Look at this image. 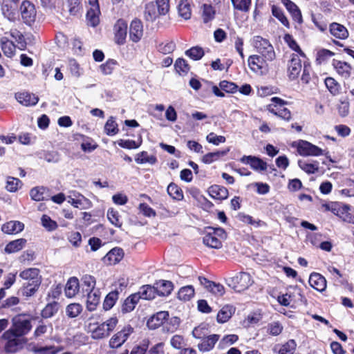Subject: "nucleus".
<instances>
[{
  "label": "nucleus",
  "instance_id": "obj_7",
  "mask_svg": "<svg viewBox=\"0 0 354 354\" xmlns=\"http://www.w3.org/2000/svg\"><path fill=\"white\" fill-rule=\"evenodd\" d=\"M19 11L23 22L31 26L36 21L37 10L35 5L30 1L24 0L21 2Z\"/></svg>",
  "mask_w": 354,
  "mask_h": 354
},
{
  "label": "nucleus",
  "instance_id": "obj_58",
  "mask_svg": "<svg viewBox=\"0 0 354 354\" xmlns=\"http://www.w3.org/2000/svg\"><path fill=\"white\" fill-rule=\"evenodd\" d=\"M298 165L308 174H315L319 170V162L317 161H314L313 163H308L306 161L299 160Z\"/></svg>",
  "mask_w": 354,
  "mask_h": 354
},
{
  "label": "nucleus",
  "instance_id": "obj_5",
  "mask_svg": "<svg viewBox=\"0 0 354 354\" xmlns=\"http://www.w3.org/2000/svg\"><path fill=\"white\" fill-rule=\"evenodd\" d=\"M252 45L266 59L271 62L275 59L274 48L268 39L257 35L253 37Z\"/></svg>",
  "mask_w": 354,
  "mask_h": 354
},
{
  "label": "nucleus",
  "instance_id": "obj_50",
  "mask_svg": "<svg viewBox=\"0 0 354 354\" xmlns=\"http://www.w3.org/2000/svg\"><path fill=\"white\" fill-rule=\"evenodd\" d=\"M180 323V319L177 317H173L170 319L167 318L163 324L162 330L164 332L173 333L179 327Z\"/></svg>",
  "mask_w": 354,
  "mask_h": 354
},
{
  "label": "nucleus",
  "instance_id": "obj_59",
  "mask_svg": "<svg viewBox=\"0 0 354 354\" xmlns=\"http://www.w3.org/2000/svg\"><path fill=\"white\" fill-rule=\"evenodd\" d=\"M118 299V292L111 291L105 297L104 302H103V308L105 310H109L111 309L116 301Z\"/></svg>",
  "mask_w": 354,
  "mask_h": 354
},
{
  "label": "nucleus",
  "instance_id": "obj_15",
  "mask_svg": "<svg viewBox=\"0 0 354 354\" xmlns=\"http://www.w3.org/2000/svg\"><path fill=\"white\" fill-rule=\"evenodd\" d=\"M19 336L15 334L13 330H8L3 333L1 338L6 341L4 349L7 353H15L20 348Z\"/></svg>",
  "mask_w": 354,
  "mask_h": 354
},
{
  "label": "nucleus",
  "instance_id": "obj_61",
  "mask_svg": "<svg viewBox=\"0 0 354 354\" xmlns=\"http://www.w3.org/2000/svg\"><path fill=\"white\" fill-rule=\"evenodd\" d=\"M215 10L212 5L204 4L203 6V21L205 24H207L215 17Z\"/></svg>",
  "mask_w": 354,
  "mask_h": 354
},
{
  "label": "nucleus",
  "instance_id": "obj_35",
  "mask_svg": "<svg viewBox=\"0 0 354 354\" xmlns=\"http://www.w3.org/2000/svg\"><path fill=\"white\" fill-rule=\"evenodd\" d=\"M118 65L119 64L116 59L109 58L104 63L100 65L99 69L102 75H110L113 74Z\"/></svg>",
  "mask_w": 354,
  "mask_h": 354
},
{
  "label": "nucleus",
  "instance_id": "obj_19",
  "mask_svg": "<svg viewBox=\"0 0 354 354\" xmlns=\"http://www.w3.org/2000/svg\"><path fill=\"white\" fill-rule=\"evenodd\" d=\"M281 2L290 13L292 20L299 24H301L303 23L302 14L297 5L291 0H281Z\"/></svg>",
  "mask_w": 354,
  "mask_h": 354
},
{
  "label": "nucleus",
  "instance_id": "obj_44",
  "mask_svg": "<svg viewBox=\"0 0 354 354\" xmlns=\"http://www.w3.org/2000/svg\"><path fill=\"white\" fill-rule=\"evenodd\" d=\"M26 243L24 239H19L8 243L5 247V252L8 254L15 253L21 250Z\"/></svg>",
  "mask_w": 354,
  "mask_h": 354
},
{
  "label": "nucleus",
  "instance_id": "obj_49",
  "mask_svg": "<svg viewBox=\"0 0 354 354\" xmlns=\"http://www.w3.org/2000/svg\"><path fill=\"white\" fill-rule=\"evenodd\" d=\"M229 151L230 149H227L225 150L207 153L203 156L202 161L205 164H210L218 160L221 156H225Z\"/></svg>",
  "mask_w": 354,
  "mask_h": 354
},
{
  "label": "nucleus",
  "instance_id": "obj_6",
  "mask_svg": "<svg viewBox=\"0 0 354 354\" xmlns=\"http://www.w3.org/2000/svg\"><path fill=\"white\" fill-rule=\"evenodd\" d=\"M326 211H331L334 214L344 221L354 223V219L350 213V206L337 201L322 205Z\"/></svg>",
  "mask_w": 354,
  "mask_h": 354
},
{
  "label": "nucleus",
  "instance_id": "obj_60",
  "mask_svg": "<svg viewBox=\"0 0 354 354\" xmlns=\"http://www.w3.org/2000/svg\"><path fill=\"white\" fill-rule=\"evenodd\" d=\"M337 109L339 115L342 118H344L348 115L350 104L348 98L347 97L341 98L339 100V103L337 105Z\"/></svg>",
  "mask_w": 354,
  "mask_h": 354
},
{
  "label": "nucleus",
  "instance_id": "obj_1",
  "mask_svg": "<svg viewBox=\"0 0 354 354\" xmlns=\"http://www.w3.org/2000/svg\"><path fill=\"white\" fill-rule=\"evenodd\" d=\"M118 324L117 317H111L106 321L99 323H90L87 326V331L93 339L99 340L108 337Z\"/></svg>",
  "mask_w": 354,
  "mask_h": 354
},
{
  "label": "nucleus",
  "instance_id": "obj_41",
  "mask_svg": "<svg viewBox=\"0 0 354 354\" xmlns=\"http://www.w3.org/2000/svg\"><path fill=\"white\" fill-rule=\"evenodd\" d=\"M203 242L209 248L218 249L222 247V242L221 239H218L212 232H208L204 236Z\"/></svg>",
  "mask_w": 354,
  "mask_h": 354
},
{
  "label": "nucleus",
  "instance_id": "obj_46",
  "mask_svg": "<svg viewBox=\"0 0 354 354\" xmlns=\"http://www.w3.org/2000/svg\"><path fill=\"white\" fill-rule=\"evenodd\" d=\"M124 253L122 249L113 248L109 251L104 257L109 264L118 263L123 257Z\"/></svg>",
  "mask_w": 354,
  "mask_h": 354
},
{
  "label": "nucleus",
  "instance_id": "obj_10",
  "mask_svg": "<svg viewBox=\"0 0 354 354\" xmlns=\"http://www.w3.org/2000/svg\"><path fill=\"white\" fill-rule=\"evenodd\" d=\"M133 331V328L130 325L125 326L120 330L112 335L109 341V346L113 349L120 348Z\"/></svg>",
  "mask_w": 354,
  "mask_h": 354
},
{
  "label": "nucleus",
  "instance_id": "obj_34",
  "mask_svg": "<svg viewBox=\"0 0 354 354\" xmlns=\"http://www.w3.org/2000/svg\"><path fill=\"white\" fill-rule=\"evenodd\" d=\"M41 282H24L20 290L21 295L26 297L33 296L38 290Z\"/></svg>",
  "mask_w": 354,
  "mask_h": 354
},
{
  "label": "nucleus",
  "instance_id": "obj_25",
  "mask_svg": "<svg viewBox=\"0 0 354 354\" xmlns=\"http://www.w3.org/2000/svg\"><path fill=\"white\" fill-rule=\"evenodd\" d=\"M19 277L25 282H41V277L39 275V270L35 268L26 269L19 273Z\"/></svg>",
  "mask_w": 354,
  "mask_h": 354
},
{
  "label": "nucleus",
  "instance_id": "obj_22",
  "mask_svg": "<svg viewBox=\"0 0 354 354\" xmlns=\"http://www.w3.org/2000/svg\"><path fill=\"white\" fill-rule=\"evenodd\" d=\"M15 98L19 103L26 106H35L39 101L37 95L26 91L17 93Z\"/></svg>",
  "mask_w": 354,
  "mask_h": 354
},
{
  "label": "nucleus",
  "instance_id": "obj_18",
  "mask_svg": "<svg viewBox=\"0 0 354 354\" xmlns=\"http://www.w3.org/2000/svg\"><path fill=\"white\" fill-rule=\"evenodd\" d=\"M332 65L336 73L342 78L347 80L351 76L353 67L348 62L334 59Z\"/></svg>",
  "mask_w": 354,
  "mask_h": 354
},
{
  "label": "nucleus",
  "instance_id": "obj_40",
  "mask_svg": "<svg viewBox=\"0 0 354 354\" xmlns=\"http://www.w3.org/2000/svg\"><path fill=\"white\" fill-rule=\"evenodd\" d=\"M234 308L232 306L226 305L223 306L217 314V322L225 323L229 320L234 313Z\"/></svg>",
  "mask_w": 354,
  "mask_h": 354
},
{
  "label": "nucleus",
  "instance_id": "obj_37",
  "mask_svg": "<svg viewBox=\"0 0 354 354\" xmlns=\"http://www.w3.org/2000/svg\"><path fill=\"white\" fill-rule=\"evenodd\" d=\"M324 83L326 85V87L330 92V93L333 95L336 96L341 93L342 91V87L339 83L335 80L333 77H328L325 79Z\"/></svg>",
  "mask_w": 354,
  "mask_h": 354
},
{
  "label": "nucleus",
  "instance_id": "obj_12",
  "mask_svg": "<svg viewBox=\"0 0 354 354\" xmlns=\"http://www.w3.org/2000/svg\"><path fill=\"white\" fill-rule=\"evenodd\" d=\"M303 60L301 56L299 55H291L287 64V73L290 80H297L303 68Z\"/></svg>",
  "mask_w": 354,
  "mask_h": 354
},
{
  "label": "nucleus",
  "instance_id": "obj_47",
  "mask_svg": "<svg viewBox=\"0 0 354 354\" xmlns=\"http://www.w3.org/2000/svg\"><path fill=\"white\" fill-rule=\"evenodd\" d=\"M272 15L277 18L286 28H290V23L283 10L276 5L271 6Z\"/></svg>",
  "mask_w": 354,
  "mask_h": 354
},
{
  "label": "nucleus",
  "instance_id": "obj_36",
  "mask_svg": "<svg viewBox=\"0 0 354 354\" xmlns=\"http://www.w3.org/2000/svg\"><path fill=\"white\" fill-rule=\"evenodd\" d=\"M50 189L46 187L38 186L33 187L30 192V195L31 199H49V193Z\"/></svg>",
  "mask_w": 354,
  "mask_h": 354
},
{
  "label": "nucleus",
  "instance_id": "obj_48",
  "mask_svg": "<svg viewBox=\"0 0 354 354\" xmlns=\"http://www.w3.org/2000/svg\"><path fill=\"white\" fill-rule=\"evenodd\" d=\"M135 161L138 164L149 163L154 165L157 162V158L154 155H149L146 151H142L136 155Z\"/></svg>",
  "mask_w": 354,
  "mask_h": 354
},
{
  "label": "nucleus",
  "instance_id": "obj_42",
  "mask_svg": "<svg viewBox=\"0 0 354 354\" xmlns=\"http://www.w3.org/2000/svg\"><path fill=\"white\" fill-rule=\"evenodd\" d=\"M236 218L241 222L245 224L252 225L255 227H259L264 225V223L259 219H254L251 216L245 214L243 212H239Z\"/></svg>",
  "mask_w": 354,
  "mask_h": 354
},
{
  "label": "nucleus",
  "instance_id": "obj_13",
  "mask_svg": "<svg viewBox=\"0 0 354 354\" xmlns=\"http://www.w3.org/2000/svg\"><path fill=\"white\" fill-rule=\"evenodd\" d=\"M31 328L30 320L19 315L12 319V327L9 330H13L15 334L20 337L27 334Z\"/></svg>",
  "mask_w": 354,
  "mask_h": 354
},
{
  "label": "nucleus",
  "instance_id": "obj_11",
  "mask_svg": "<svg viewBox=\"0 0 354 354\" xmlns=\"http://www.w3.org/2000/svg\"><path fill=\"white\" fill-rule=\"evenodd\" d=\"M328 30L330 35L335 39L332 40L333 44L343 47V44L338 40H345L349 37L348 30L343 24L337 22H332L329 24Z\"/></svg>",
  "mask_w": 354,
  "mask_h": 354
},
{
  "label": "nucleus",
  "instance_id": "obj_27",
  "mask_svg": "<svg viewBox=\"0 0 354 354\" xmlns=\"http://www.w3.org/2000/svg\"><path fill=\"white\" fill-rule=\"evenodd\" d=\"M80 291V281L76 277H71L65 286V295L68 298L75 297Z\"/></svg>",
  "mask_w": 354,
  "mask_h": 354
},
{
  "label": "nucleus",
  "instance_id": "obj_62",
  "mask_svg": "<svg viewBox=\"0 0 354 354\" xmlns=\"http://www.w3.org/2000/svg\"><path fill=\"white\" fill-rule=\"evenodd\" d=\"M178 9L179 15L185 19H189L191 17V7L187 0H181Z\"/></svg>",
  "mask_w": 354,
  "mask_h": 354
},
{
  "label": "nucleus",
  "instance_id": "obj_14",
  "mask_svg": "<svg viewBox=\"0 0 354 354\" xmlns=\"http://www.w3.org/2000/svg\"><path fill=\"white\" fill-rule=\"evenodd\" d=\"M144 35V26L142 21L138 18H134L129 24V37L133 43H138Z\"/></svg>",
  "mask_w": 354,
  "mask_h": 354
},
{
  "label": "nucleus",
  "instance_id": "obj_43",
  "mask_svg": "<svg viewBox=\"0 0 354 354\" xmlns=\"http://www.w3.org/2000/svg\"><path fill=\"white\" fill-rule=\"evenodd\" d=\"M139 301V296L132 294L128 297L124 301L122 306V312L127 313L131 312L136 307V305Z\"/></svg>",
  "mask_w": 354,
  "mask_h": 354
},
{
  "label": "nucleus",
  "instance_id": "obj_64",
  "mask_svg": "<svg viewBox=\"0 0 354 354\" xmlns=\"http://www.w3.org/2000/svg\"><path fill=\"white\" fill-rule=\"evenodd\" d=\"M296 346L295 341L290 339L279 347L278 354H293Z\"/></svg>",
  "mask_w": 354,
  "mask_h": 354
},
{
  "label": "nucleus",
  "instance_id": "obj_33",
  "mask_svg": "<svg viewBox=\"0 0 354 354\" xmlns=\"http://www.w3.org/2000/svg\"><path fill=\"white\" fill-rule=\"evenodd\" d=\"M24 228V223L17 221H11L3 224L1 227V230L4 233L12 234L21 232Z\"/></svg>",
  "mask_w": 354,
  "mask_h": 354
},
{
  "label": "nucleus",
  "instance_id": "obj_39",
  "mask_svg": "<svg viewBox=\"0 0 354 354\" xmlns=\"http://www.w3.org/2000/svg\"><path fill=\"white\" fill-rule=\"evenodd\" d=\"M135 294L139 296V300L140 299L150 300L155 298L156 295L154 286L150 285L143 286L140 288V290Z\"/></svg>",
  "mask_w": 354,
  "mask_h": 354
},
{
  "label": "nucleus",
  "instance_id": "obj_29",
  "mask_svg": "<svg viewBox=\"0 0 354 354\" xmlns=\"http://www.w3.org/2000/svg\"><path fill=\"white\" fill-rule=\"evenodd\" d=\"M87 295L86 308L88 311H94L100 301L101 292L99 289L86 294Z\"/></svg>",
  "mask_w": 354,
  "mask_h": 354
},
{
  "label": "nucleus",
  "instance_id": "obj_3",
  "mask_svg": "<svg viewBox=\"0 0 354 354\" xmlns=\"http://www.w3.org/2000/svg\"><path fill=\"white\" fill-rule=\"evenodd\" d=\"M303 64V73L300 79L301 85L308 89L315 88L318 84L319 77L313 71L309 59H304Z\"/></svg>",
  "mask_w": 354,
  "mask_h": 354
},
{
  "label": "nucleus",
  "instance_id": "obj_30",
  "mask_svg": "<svg viewBox=\"0 0 354 354\" xmlns=\"http://www.w3.org/2000/svg\"><path fill=\"white\" fill-rule=\"evenodd\" d=\"M153 286L156 289V294L159 296H167L173 290V284L169 281H159Z\"/></svg>",
  "mask_w": 354,
  "mask_h": 354
},
{
  "label": "nucleus",
  "instance_id": "obj_26",
  "mask_svg": "<svg viewBox=\"0 0 354 354\" xmlns=\"http://www.w3.org/2000/svg\"><path fill=\"white\" fill-rule=\"evenodd\" d=\"M208 194L213 199H227L228 190L222 185H213L208 188Z\"/></svg>",
  "mask_w": 354,
  "mask_h": 354
},
{
  "label": "nucleus",
  "instance_id": "obj_2",
  "mask_svg": "<svg viewBox=\"0 0 354 354\" xmlns=\"http://www.w3.org/2000/svg\"><path fill=\"white\" fill-rule=\"evenodd\" d=\"M169 0H156L145 5V18L153 21L160 15H166L169 12Z\"/></svg>",
  "mask_w": 354,
  "mask_h": 354
},
{
  "label": "nucleus",
  "instance_id": "obj_51",
  "mask_svg": "<svg viewBox=\"0 0 354 354\" xmlns=\"http://www.w3.org/2000/svg\"><path fill=\"white\" fill-rule=\"evenodd\" d=\"M285 41L288 44L289 47L295 51L297 53H292V55H299L301 56V57L304 59L308 58L304 53V52L301 50L299 45L297 44V42L292 38V37L287 34L285 35Z\"/></svg>",
  "mask_w": 354,
  "mask_h": 354
},
{
  "label": "nucleus",
  "instance_id": "obj_57",
  "mask_svg": "<svg viewBox=\"0 0 354 354\" xmlns=\"http://www.w3.org/2000/svg\"><path fill=\"white\" fill-rule=\"evenodd\" d=\"M194 295V288L192 286H185L182 287L178 293V297L183 301H189Z\"/></svg>",
  "mask_w": 354,
  "mask_h": 354
},
{
  "label": "nucleus",
  "instance_id": "obj_53",
  "mask_svg": "<svg viewBox=\"0 0 354 354\" xmlns=\"http://www.w3.org/2000/svg\"><path fill=\"white\" fill-rule=\"evenodd\" d=\"M117 143L122 148L127 149H136L141 146L142 143V140L141 137L140 138V140H138V141L129 139H120L117 141Z\"/></svg>",
  "mask_w": 354,
  "mask_h": 354
},
{
  "label": "nucleus",
  "instance_id": "obj_24",
  "mask_svg": "<svg viewBox=\"0 0 354 354\" xmlns=\"http://www.w3.org/2000/svg\"><path fill=\"white\" fill-rule=\"evenodd\" d=\"M80 291L83 295L94 291L95 288L96 280L93 276L85 274L81 278L80 282Z\"/></svg>",
  "mask_w": 354,
  "mask_h": 354
},
{
  "label": "nucleus",
  "instance_id": "obj_55",
  "mask_svg": "<svg viewBox=\"0 0 354 354\" xmlns=\"http://www.w3.org/2000/svg\"><path fill=\"white\" fill-rule=\"evenodd\" d=\"M174 68L179 75H187L190 70V66L184 58H178L174 64Z\"/></svg>",
  "mask_w": 354,
  "mask_h": 354
},
{
  "label": "nucleus",
  "instance_id": "obj_28",
  "mask_svg": "<svg viewBox=\"0 0 354 354\" xmlns=\"http://www.w3.org/2000/svg\"><path fill=\"white\" fill-rule=\"evenodd\" d=\"M219 337L218 335L214 334L203 338L201 342L198 345L199 351L202 352L211 351L218 341Z\"/></svg>",
  "mask_w": 354,
  "mask_h": 354
},
{
  "label": "nucleus",
  "instance_id": "obj_9",
  "mask_svg": "<svg viewBox=\"0 0 354 354\" xmlns=\"http://www.w3.org/2000/svg\"><path fill=\"white\" fill-rule=\"evenodd\" d=\"M128 23L122 19H118L113 26V41L118 46H123L127 42Z\"/></svg>",
  "mask_w": 354,
  "mask_h": 354
},
{
  "label": "nucleus",
  "instance_id": "obj_52",
  "mask_svg": "<svg viewBox=\"0 0 354 354\" xmlns=\"http://www.w3.org/2000/svg\"><path fill=\"white\" fill-rule=\"evenodd\" d=\"M334 55L335 53L333 51L326 48H322L317 52L315 63L317 65H321L326 62Z\"/></svg>",
  "mask_w": 354,
  "mask_h": 354
},
{
  "label": "nucleus",
  "instance_id": "obj_63",
  "mask_svg": "<svg viewBox=\"0 0 354 354\" xmlns=\"http://www.w3.org/2000/svg\"><path fill=\"white\" fill-rule=\"evenodd\" d=\"M157 50L162 54L167 55L172 53L176 49V44L173 41L160 43L156 46Z\"/></svg>",
  "mask_w": 354,
  "mask_h": 354
},
{
  "label": "nucleus",
  "instance_id": "obj_45",
  "mask_svg": "<svg viewBox=\"0 0 354 354\" xmlns=\"http://www.w3.org/2000/svg\"><path fill=\"white\" fill-rule=\"evenodd\" d=\"M10 37L15 39L18 48L23 50L26 48V41L24 35L17 28H12L9 31Z\"/></svg>",
  "mask_w": 354,
  "mask_h": 354
},
{
  "label": "nucleus",
  "instance_id": "obj_16",
  "mask_svg": "<svg viewBox=\"0 0 354 354\" xmlns=\"http://www.w3.org/2000/svg\"><path fill=\"white\" fill-rule=\"evenodd\" d=\"M267 61L262 55H252L248 57V64L252 71L263 74L268 68Z\"/></svg>",
  "mask_w": 354,
  "mask_h": 354
},
{
  "label": "nucleus",
  "instance_id": "obj_54",
  "mask_svg": "<svg viewBox=\"0 0 354 354\" xmlns=\"http://www.w3.org/2000/svg\"><path fill=\"white\" fill-rule=\"evenodd\" d=\"M185 54L190 59L198 61L204 56L205 52L202 47L196 46L187 50Z\"/></svg>",
  "mask_w": 354,
  "mask_h": 354
},
{
  "label": "nucleus",
  "instance_id": "obj_56",
  "mask_svg": "<svg viewBox=\"0 0 354 354\" xmlns=\"http://www.w3.org/2000/svg\"><path fill=\"white\" fill-rule=\"evenodd\" d=\"M104 132L107 136H115L118 133V125L113 117L111 116L106 122Z\"/></svg>",
  "mask_w": 354,
  "mask_h": 354
},
{
  "label": "nucleus",
  "instance_id": "obj_23",
  "mask_svg": "<svg viewBox=\"0 0 354 354\" xmlns=\"http://www.w3.org/2000/svg\"><path fill=\"white\" fill-rule=\"evenodd\" d=\"M308 282L312 288L319 292H323L326 288V280L325 277L317 272L310 274Z\"/></svg>",
  "mask_w": 354,
  "mask_h": 354
},
{
  "label": "nucleus",
  "instance_id": "obj_17",
  "mask_svg": "<svg viewBox=\"0 0 354 354\" xmlns=\"http://www.w3.org/2000/svg\"><path fill=\"white\" fill-rule=\"evenodd\" d=\"M233 288L236 292H241L252 284V281L250 274L247 272H240L232 279Z\"/></svg>",
  "mask_w": 354,
  "mask_h": 354
},
{
  "label": "nucleus",
  "instance_id": "obj_8",
  "mask_svg": "<svg viewBox=\"0 0 354 354\" xmlns=\"http://www.w3.org/2000/svg\"><path fill=\"white\" fill-rule=\"evenodd\" d=\"M297 153L301 156H319L323 155V150L310 142L299 140L292 144Z\"/></svg>",
  "mask_w": 354,
  "mask_h": 354
},
{
  "label": "nucleus",
  "instance_id": "obj_21",
  "mask_svg": "<svg viewBox=\"0 0 354 354\" xmlns=\"http://www.w3.org/2000/svg\"><path fill=\"white\" fill-rule=\"evenodd\" d=\"M241 162L248 164L254 170L265 171L267 169V163L261 158L252 156H243Z\"/></svg>",
  "mask_w": 354,
  "mask_h": 354
},
{
  "label": "nucleus",
  "instance_id": "obj_4",
  "mask_svg": "<svg viewBox=\"0 0 354 354\" xmlns=\"http://www.w3.org/2000/svg\"><path fill=\"white\" fill-rule=\"evenodd\" d=\"M272 103L267 106V110L273 115L281 118L285 121H290L292 118L290 111L285 107L287 102L279 97L271 98Z\"/></svg>",
  "mask_w": 354,
  "mask_h": 354
},
{
  "label": "nucleus",
  "instance_id": "obj_31",
  "mask_svg": "<svg viewBox=\"0 0 354 354\" xmlns=\"http://www.w3.org/2000/svg\"><path fill=\"white\" fill-rule=\"evenodd\" d=\"M0 42L3 54L8 57H12L15 54L17 44L6 37H1Z\"/></svg>",
  "mask_w": 354,
  "mask_h": 354
},
{
  "label": "nucleus",
  "instance_id": "obj_20",
  "mask_svg": "<svg viewBox=\"0 0 354 354\" xmlns=\"http://www.w3.org/2000/svg\"><path fill=\"white\" fill-rule=\"evenodd\" d=\"M169 317V313L167 311H160L152 315L147 322V326L151 330H155L162 326L165 322Z\"/></svg>",
  "mask_w": 354,
  "mask_h": 354
},
{
  "label": "nucleus",
  "instance_id": "obj_32",
  "mask_svg": "<svg viewBox=\"0 0 354 354\" xmlns=\"http://www.w3.org/2000/svg\"><path fill=\"white\" fill-rule=\"evenodd\" d=\"M100 7H90L86 15L88 24L92 27H96L100 24Z\"/></svg>",
  "mask_w": 354,
  "mask_h": 354
},
{
  "label": "nucleus",
  "instance_id": "obj_38",
  "mask_svg": "<svg viewBox=\"0 0 354 354\" xmlns=\"http://www.w3.org/2000/svg\"><path fill=\"white\" fill-rule=\"evenodd\" d=\"M67 7L71 15L74 17L81 16L83 11L82 0H67Z\"/></svg>",
  "mask_w": 354,
  "mask_h": 354
}]
</instances>
